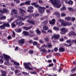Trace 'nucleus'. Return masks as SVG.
<instances>
[{
  "mask_svg": "<svg viewBox=\"0 0 76 76\" xmlns=\"http://www.w3.org/2000/svg\"><path fill=\"white\" fill-rule=\"evenodd\" d=\"M11 15L13 16L14 18H18V19L20 20H24L26 19H31V16H27L24 17V18H23L21 17L20 16H19L18 15V10L15 9H12L11 11ZM13 14L14 15H13Z\"/></svg>",
  "mask_w": 76,
  "mask_h": 76,
  "instance_id": "obj_1",
  "label": "nucleus"
},
{
  "mask_svg": "<svg viewBox=\"0 0 76 76\" xmlns=\"http://www.w3.org/2000/svg\"><path fill=\"white\" fill-rule=\"evenodd\" d=\"M50 3L54 5V7H56L57 8H60L61 6L59 0H50Z\"/></svg>",
  "mask_w": 76,
  "mask_h": 76,
  "instance_id": "obj_2",
  "label": "nucleus"
},
{
  "mask_svg": "<svg viewBox=\"0 0 76 76\" xmlns=\"http://www.w3.org/2000/svg\"><path fill=\"white\" fill-rule=\"evenodd\" d=\"M36 4V3H33L31 4L32 6H35V7L38 8L39 12L40 14H42L44 12V10L45 9V7H41L38 5Z\"/></svg>",
  "mask_w": 76,
  "mask_h": 76,
  "instance_id": "obj_3",
  "label": "nucleus"
},
{
  "mask_svg": "<svg viewBox=\"0 0 76 76\" xmlns=\"http://www.w3.org/2000/svg\"><path fill=\"white\" fill-rule=\"evenodd\" d=\"M23 64L25 69L26 70H33L34 68L32 67L31 68L28 66L29 65H31V63L29 62H28L27 63H24Z\"/></svg>",
  "mask_w": 76,
  "mask_h": 76,
  "instance_id": "obj_4",
  "label": "nucleus"
},
{
  "mask_svg": "<svg viewBox=\"0 0 76 76\" xmlns=\"http://www.w3.org/2000/svg\"><path fill=\"white\" fill-rule=\"evenodd\" d=\"M47 22L46 21L41 22V25L43 26V29L45 31H47V30L48 29V28L46 26H47Z\"/></svg>",
  "mask_w": 76,
  "mask_h": 76,
  "instance_id": "obj_5",
  "label": "nucleus"
},
{
  "mask_svg": "<svg viewBox=\"0 0 76 76\" xmlns=\"http://www.w3.org/2000/svg\"><path fill=\"white\" fill-rule=\"evenodd\" d=\"M61 32L60 33L61 34H64L65 32H67L69 31L68 28H62L60 29Z\"/></svg>",
  "mask_w": 76,
  "mask_h": 76,
  "instance_id": "obj_6",
  "label": "nucleus"
},
{
  "mask_svg": "<svg viewBox=\"0 0 76 76\" xmlns=\"http://www.w3.org/2000/svg\"><path fill=\"white\" fill-rule=\"evenodd\" d=\"M18 9L19 11V14L20 16H23L24 15V14L23 13H25V11L22 10L21 8H19Z\"/></svg>",
  "mask_w": 76,
  "mask_h": 76,
  "instance_id": "obj_7",
  "label": "nucleus"
},
{
  "mask_svg": "<svg viewBox=\"0 0 76 76\" xmlns=\"http://www.w3.org/2000/svg\"><path fill=\"white\" fill-rule=\"evenodd\" d=\"M3 55L4 57V58L7 61V63L9 62V60L10 59V57L9 56L5 55L4 54H3Z\"/></svg>",
  "mask_w": 76,
  "mask_h": 76,
  "instance_id": "obj_8",
  "label": "nucleus"
},
{
  "mask_svg": "<svg viewBox=\"0 0 76 76\" xmlns=\"http://www.w3.org/2000/svg\"><path fill=\"white\" fill-rule=\"evenodd\" d=\"M9 24L8 23H4L3 25L0 26V28L1 29H4L5 27H9Z\"/></svg>",
  "mask_w": 76,
  "mask_h": 76,
  "instance_id": "obj_9",
  "label": "nucleus"
},
{
  "mask_svg": "<svg viewBox=\"0 0 76 76\" xmlns=\"http://www.w3.org/2000/svg\"><path fill=\"white\" fill-rule=\"evenodd\" d=\"M47 45H43L40 48V49H42V48H43L44 47H48V48L50 47H52V45H51V44L50 43H48L47 44Z\"/></svg>",
  "mask_w": 76,
  "mask_h": 76,
  "instance_id": "obj_10",
  "label": "nucleus"
},
{
  "mask_svg": "<svg viewBox=\"0 0 76 76\" xmlns=\"http://www.w3.org/2000/svg\"><path fill=\"white\" fill-rule=\"evenodd\" d=\"M16 24L18 25L19 26H20L22 25H24V23H22V22L20 21V20H16Z\"/></svg>",
  "mask_w": 76,
  "mask_h": 76,
  "instance_id": "obj_11",
  "label": "nucleus"
},
{
  "mask_svg": "<svg viewBox=\"0 0 76 76\" xmlns=\"http://www.w3.org/2000/svg\"><path fill=\"white\" fill-rule=\"evenodd\" d=\"M59 37L60 35L58 34H54L52 37V39H54L55 40L58 39L59 38Z\"/></svg>",
  "mask_w": 76,
  "mask_h": 76,
  "instance_id": "obj_12",
  "label": "nucleus"
},
{
  "mask_svg": "<svg viewBox=\"0 0 76 76\" xmlns=\"http://www.w3.org/2000/svg\"><path fill=\"white\" fill-rule=\"evenodd\" d=\"M18 42L20 44H24L25 43V39H21L18 41Z\"/></svg>",
  "mask_w": 76,
  "mask_h": 76,
  "instance_id": "obj_13",
  "label": "nucleus"
},
{
  "mask_svg": "<svg viewBox=\"0 0 76 76\" xmlns=\"http://www.w3.org/2000/svg\"><path fill=\"white\" fill-rule=\"evenodd\" d=\"M1 76H6V71H3L2 70H1Z\"/></svg>",
  "mask_w": 76,
  "mask_h": 76,
  "instance_id": "obj_14",
  "label": "nucleus"
},
{
  "mask_svg": "<svg viewBox=\"0 0 76 76\" xmlns=\"http://www.w3.org/2000/svg\"><path fill=\"white\" fill-rule=\"evenodd\" d=\"M72 24L71 23H68L65 22V24H63V25L64 26H66L68 25V26H70V25H72Z\"/></svg>",
  "mask_w": 76,
  "mask_h": 76,
  "instance_id": "obj_15",
  "label": "nucleus"
},
{
  "mask_svg": "<svg viewBox=\"0 0 76 76\" xmlns=\"http://www.w3.org/2000/svg\"><path fill=\"white\" fill-rule=\"evenodd\" d=\"M55 22H56V20L54 19H52L51 21H49L50 24H52V25H54Z\"/></svg>",
  "mask_w": 76,
  "mask_h": 76,
  "instance_id": "obj_16",
  "label": "nucleus"
},
{
  "mask_svg": "<svg viewBox=\"0 0 76 76\" xmlns=\"http://www.w3.org/2000/svg\"><path fill=\"white\" fill-rule=\"evenodd\" d=\"M58 22H60V23H61V25L63 26V24H65V22L64 20L61 19H59L58 20Z\"/></svg>",
  "mask_w": 76,
  "mask_h": 76,
  "instance_id": "obj_17",
  "label": "nucleus"
},
{
  "mask_svg": "<svg viewBox=\"0 0 76 76\" xmlns=\"http://www.w3.org/2000/svg\"><path fill=\"white\" fill-rule=\"evenodd\" d=\"M32 27V26H30L28 27H23V29H25L26 31H27V30H29L30 29H31V28Z\"/></svg>",
  "mask_w": 76,
  "mask_h": 76,
  "instance_id": "obj_18",
  "label": "nucleus"
},
{
  "mask_svg": "<svg viewBox=\"0 0 76 76\" xmlns=\"http://www.w3.org/2000/svg\"><path fill=\"white\" fill-rule=\"evenodd\" d=\"M30 9H34V7L31 6L28 7V10H27V12H31V11L30 10Z\"/></svg>",
  "mask_w": 76,
  "mask_h": 76,
  "instance_id": "obj_19",
  "label": "nucleus"
},
{
  "mask_svg": "<svg viewBox=\"0 0 76 76\" xmlns=\"http://www.w3.org/2000/svg\"><path fill=\"white\" fill-rule=\"evenodd\" d=\"M27 22L28 23H31V24H32V25L35 24V22L34 20H31L29 21V20H27Z\"/></svg>",
  "mask_w": 76,
  "mask_h": 76,
  "instance_id": "obj_20",
  "label": "nucleus"
},
{
  "mask_svg": "<svg viewBox=\"0 0 76 76\" xmlns=\"http://www.w3.org/2000/svg\"><path fill=\"white\" fill-rule=\"evenodd\" d=\"M23 34L25 36H27V35H29V32L26 31H23Z\"/></svg>",
  "mask_w": 76,
  "mask_h": 76,
  "instance_id": "obj_21",
  "label": "nucleus"
},
{
  "mask_svg": "<svg viewBox=\"0 0 76 76\" xmlns=\"http://www.w3.org/2000/svg\"><path fill=\"white\" fill-rule=\"evenodd\" d=\"M31 1L29 0L27 1L24 3V4L25 5H30V2H31Z\"/></svg>",
  "mask_w": 76,
  "mask_h": 76,
  "instance_id": "obj_22",
  "label": "nucleus"
},
{
  "mask_svg": "<svg viewBox=\"0 0 76 76\" xmlns=\"http://www.w3.org/2000/svg\"><path fill=\"white\" fill-rule=\"evenodd\" d=\"M69 35H75V36H76V34H75V32L73 31H71L69 34Z\"/></svg>",
  "mask_w": 76,
  "mask_h": 76,
  "instance_id": "obj_23",
  "label": "nucleus"
},
{
  "mask_svg": "<svg viewBox=\"0 0 76 76\" xmlns=\"http://www.w3.org/2000/svg\"><path fill=\"white\" fill-rule=\"evenodd\" d=\"M50 36L48 35L47 37L45 38L44 40L46 41H48L50 40Z\"/></svg>",
  "mask_w": 76,
  "mask_h": 76,
  "instance_id": "obj_24",
  "label": "nucleus"
},
{
  "mask_svg": "<svg viewBox=\"0 0 76 76\" xmlns=\"http://www.w3.org/2000/svg\"><path fill=\"white\" fill-rule=\"evenodd\" d=\"M54 15H56L57 18H59L60 17V14L57 12H56L54 13Z\"/></svg>",
  "mask_w": 76,
  "mask_h": 76,
  "instance_id": "obj_25",
  "label": "nucleus"
},
{
  "mask_svg": "<svg viewBox=\"0 0 76 76\" xmlns=\"http://www.w3.org/2000/svg\"><path fill=\"white\" fill-rule=\"evenodd\" d=\"M64 51V49L63 48H60L59 50V52L61 53V52H63Z\"/></svg>",
  "mask_w": 76,
  "mask_h": 76,
  "instance_id": "obj_26",
  "label": "nucleus"
},
{
  "mask_svg": "<svg viewBox=\"0 0 76 76\" xmlns=\"http://www.w3.org/2000/svg\"><path fill=\"white\" fill-rule=\"evenodd\" d=\"M7 12V10L6 9H4L2 11L1 10V13L3 14L5 13H6V12Z\"/></svg>",
  "mask_w": 76,
  "mask_h": 76,
  "instance_id": "obj_27",
  "label": "nucleus"
},
{
  "mask_svg": "<svg viewBox=\"0 0 76 76\" xmlns=\"http://www.w3.org/2000/svg\"><path fill=\"white\" fill-rule=\"evenodd\" d=\"M36 31L37 34H38V35H40V34H41V31L39 30L38 28H37Z\"/></svg>",
  "mask_w": 76,
  "mask_h": 76,
  "instance_id": "obj_28",
  "label": "nucleus"
},
{
  "mask_svg": "<svg viewBox=\"0 0 76 76\" xmlns=\"http://www.w3.org/2000/svg\"><path fill=\"white\" fill-rule=\"evenodd\" d=\"M6 19V17L4 16L0 17L1 20H5Z\"/></svg>",
  "mask_w": 76,
  "mask_h": 76,
  "instance_id": "obj_29",
  "label": "nucleus"
},
{
  "mask_svg": "<svg viewBox=\"0 0 76 76\" xmlns=\"http://www.w3.org/2000/svg\"><path fill=\"white\" fill-rule=\"evenodd\" d=\"M31 15L32 16H33V17H34V18H36L37 16H39V14H32Z\"/></svg>",
  "mask_w": 76,
  "mask_h": 76,
  "instance_id": "obj_30",
  "label": "nucleus"
},
{
  "mask_svg": "<svg viewBox=\"0 0 76 76\" xmlns=\"http://www.w3.org/2000/svg\"><path fill=\"white\" fill-rule=\"evenodd\" d=\"M15 31L17 32H21V29H15Z\"/></svg>",
  "mask_w": 76,
  "mask_h": 76,
  "instance_id": "obj_31",
  "label": "nucleus"
},
{
  "mask_svg": "<svg viewBox=\"0 0 76 76\" xmlns=\"http://www.w3.org/2000/svg\"><path fill=\"white\" fill-rule=\"evenodd\" d=\"M66 10V8L65 7H63L62 8H61L60 9V10L61 11H62L63 10Z\"/></svg>",
  "mask_w": 76,
  "mask_h": 76,
  "instance_id": "obj_32",
  "label": "nucleus"
},
{
  "mask_svg": "<svg viewBox=\"0 0 76 76\" xmlns=\"http://www.w3.org/2000/svg\"><path fill=\"white\" fill-rule=\"evenodd\" d=\"M14 3L17 4L19 3H20V1L19 0H14Z\"/></svg>",
  "mask_w": 76,
  "mask_h": 76,
  "instance_id": "obj_33",
  "label": "nucleus"
},
{
  "mask_svg": "<svg viewBox=\"0 0 76 76\" xmlns=\"http://www.w3.org/2000/svg\"><path fill=\"white\" fill-rule=\"evenodd\" d=\"M68 4H71V5H72V4H73V1L69 0L68 1Z\"/></svg>",
  "mask_w": 76,
  "mask_h": 76,
  "instance_id": "obj_34",
  "label": "nucleus"
},
{
  "mask_svg": "<svg viewBox=\"0 0 76 76\" xmlns=\"http://www.w3.org/2000/svg\"><path fill=\"white\" fill-rule=\"evenodd\" d=\"M53 28V29H54V30H55V31H59V28L57 27H54Z\"/></svg>",
  "mask_w": 76,
  "mask_h": 76,
  "instance_id": "obj_35",
  "label": "nucleus"
},
{
  "mask_svg": "<svg viewBox=\"0 0 76 76\" xmlns=\"http://www.w3.org/2000/svg\"><path fill=\"white\" fill-rule=\"evenodd\" d=\"M41 51H42L43 53H46L47 50L45 49H43L41 50Z\"/></svg>",
  "mask_w": 76,
  "mask_h": 76,
  "instance_id": "obj_36",
  "label": "nucleus"
},
{
  "mask_svg": "<svg viewBox=\"0 0 76 76\" xmlns=\"http://www.w3.org/2000/svg\"><path fill=\"white\" fill-rule=\"evenodd\" d=\"M14 64L15 65H17V66H20V64L19 63H18L15 61L14 62Z\"/></svg>",
  "mask_w": 76,
  "mask_h": 76,
  "instance_id": "obj_37",
  "label": "nucleus"
},
{
  "mask_svg": "<svg viewBox=\"0 0 76 76\" xmlns=\"http://www.w3.org/2000/svg\"><path fill=\"white\" fill-rule=\"evenodd\" d=\"M65 20H70V17H66L65 18Z\"/></svg>",
  "mask_w": 76,
  "mask_h": 76,
  "instance_id": "obj_38",
  "label": "nucleus"
},
{
  "mask_svg": "<svg viewBox=\"0 0 76 76\" xmlns=\"http://www.w3.org/2000/svg\"><path fill=\"white\" fill-rule=\"evenodd\" d=\"M66 42L67 43H70V44L72 43V42H71V40H68L66 41Z\"/></svg>",
  "mask_w": 76,
  "mask_h": 76,
  "instance_id": "obj_39",
  "label": "nucleus"
},
{
  "mask_svg": "<svg viewBox=\"0 0 76 76\" xmlns=\"http://www.w3.org/2000/svg\"><path fill=\"white\" fill-rule=\"evenodd\" d=\"M13 32V34H12V37L13 38H14V37H15V32L14 31H12Z\"/></svg>",
  "mask_w": 76,
  "mask_h": 76,
  "instance_id": "obj_40",
  "label": "nucleus"
},
{
  "mask_svg": "<svg viewBox=\"0 0 76 76\" xmlns=\"http://www.w3.org/2000/svg\"><path fill=\"white\" fill-rule=\"evenodd\" d=\"M37 43L36 42H34L33 43L34 45H36L37 44Z\"/></svg>",
  "mask_w": 76,
  "mask_h": 76,
  "instance_id": "obj_41",
  "label": "nucleus"
},
{
  "mask_svg": "<svg viewBox=\"0 0 76 76\" xmlns=\"http://www.w3.org/2000/svg\"><path fill=\"white\" fill-rule=\"evenodd\" d=\"M72 45L70 44L69 45H68L66 44H64V45L65 46H66V47H69V46H71V45Z\"/></svg>",
  "mask_w": 76,
  "mask_h": 76,
  "instance_id": "obj_42",
  "label": "nucleus"
},
{
  "mask_svg": "<svg viewBox=\"0 0 76 76\" xmlns=\"http://www.w3.org/2000/svg\"><path fill=\"white\" fill-rule=\"evenodd\" d=\"M59 41L61 42H63L64 41V39L63 38H60L59 39Z\"/></svg>",
  "mask_w": 76,
  "mask_h": 76,
  "instance_id": "obj_43",
  "label": "nucleus"
},
{
  "mask_svg": "<svg viewBox=\"0 0 76 76\" xmlns=\"http://www.w3.org/2000/svg\"><path fill=\"white\" fill-rule=\"evenodd\" d=\"M61 16H66V14L64 13H62L61 14Z\"/></svg>",
  "mask_w": 76,
  "mask_h": 76,
  "instance_id": "obj_44",
  "label": "nucleus"
},
{
  "mask_svg": "<svg viewBox=\"0 0 76 76\" xmlns=\"http://www.w3.org/2000/svg\"><path fill=\"white\" fill-rule=\"evenodd\" d=\"M53 66V64H49L48 65V67H51Z\"/></svg>",
  "mask_w": 76,
  "mask_h": 76,
  "instance_id": "obj_45",
  "label": "nucleus"
},
{
  "mask_svg": "<svg viewBox=\"0 0 76 76\" xmlns=\"http://www.w3.org/2000/svg\"><path fill=\"white\" fill-rule=\"evenodd\" d=\"M22 73L23 75H28V74L26 72H22Z\"/></svg>",
  "mask_w": 76,
  "mask_h": 76,
  "instance_id": "obj_46",
  "label": "nucleus"
},
{
  "mask_svg": "<svg viewBox=\"0 0 76 76\" xmlns=\"http://www.w3.org/2000/svg\"><path fill=\"white\" fill-rule=\"evenodd\" d=\"M2 41H3V42L5 44H6V43H7V41L5 39L2 40Z\"/></svg>",
  "mask_w": 76,
  "mask_h": 76,
  "instance_id": "obj_47",
  "label": "nucleus"
},
{
  "mask_svg": "<svg viewBox=\"0 0 76 76\" xmlns=\"http://www.w3.org/2000/svg\"><path fill=\"white\" fill-rule=\"evenodd\" d=\"M29 53L30 54H33V51L32 50H30Z\"/></svg>",
  "mask_w": 76,
  "mask_h": 76,
  "instance_id": "obj_48",
  "label": "nucleus"
},
{
  "mask_svg": "<svg viewBox=\"0 0 76 76\" xmlns=\"http://www.w3.org/2000/svg\"><path fill=\"white\" fill-rule=\"evenodd\" d=\"M71 20L72 21H75V18L74 17H72L71 18Z\"/></svg>",
  "mask_w": 76,
  "mask_h": 76,
  "instance_id": "obj_49",
  "label": "nucleus"
},
{
  "mask_svg": "<svg viewBox=\"0 0 76 76\" xmlns=\"http://www.w3.org/2000/svg\"><path fill=\"white\" fill-rule=\"evenodd\" d=\"M23 5H25V3H22L20 4V6Z\"/></svg>",
  "mask_w": 76,
  "mask_h": 76,
  "instance_id": "obj_50",
  "label": "nucleus"
},
{
  "mask_svg": "<svg viewBox=\"0 0 76 76\" xmlns=\"http://www.w3.org/2000/svg\"><path fill=\"white\" fill-rule=\"evenodd\" d=\"M11 25L13 27H15L16 26V25L13 23H12Z\"/></svg>",
  "mask_w": 76,
  "mask_h": 76,
  "instance_id": "obj_51",
  "label": "nucleus"
},
{
  "mask_svg": "<svg viewBox=\"0 0 76 76\" xmlns=\"http://www.w3.org/2000/svg\"><path fill=\"white\" fill-rule=\"evenodd\" d=\"M3 63V61L1 59H0V64H2Z\"/></svg>",
  "mask_w": 76,
  "mask_h": 76,
  "instance_id": "obj_52",
  "label": "nucleus"
},
{
  "mask_svg": "<svg viewBox=\"0 0 76 76\" xmlns=\"http://www.w3.org/2000/svg\"><path fill=\"white\" fill-rule=\"evenodd\" d=\"M71 71H72V73H73V72H75V68H74L72 69Z\"/></svg>",
  "mask_w": 76,
  "mask_h": 76,
  "instance_id": "obj_53",
  "label": "nucleus"
},
{
  "mask_svg": "<svg viewBox=\"0 0 76 76\" xmlns=\"http://www.w3.org/2000/svg\"><path fill=\"white\" fill-rule=\"evenodd\" d=\"M0 58H1L2 59H3V56H2V55H1V54H0Z\"/></svg>",
  "mask_w": 76,
  "mask_h": 76,
  "instance_id": "obj_54",
  "label": "nucleus"
},
{
  "mask_svg": "<svg viewBox=\"0 0 76 76\" xmlns=\"http://www.w3.org/2000/svg\"><path fill=\"white\" fill-rule=\"evenodd\" d=\"M39 42L40 43H41V44H42V43L44 42V41L42 40H39Z\"/></svg>",
  "mask_w": 76,
  "mask_h": 76,
  "instance_id": "obj_55",
  "label": "nucleus"
},
{
  "mask_svg": "<svg viewBox=\"0 0 76 76\" xmlns=\"http://www.w3.org/2000/svg\"><path fill=\"white\" fill-rule=\"evenodd\" d=\"M72 42L76 44V40H73L72 41Z\"/></svg>",
  "mask_w": 76,
  "mask_h": 76,
  "instance_id": "obj_56",
  "label": "nucleus"
},
{
  "mask_svg": "<svg viewBox=\"0 0 76 76\" xmlns=\"http://www.w3.org/2000/svg\"><path fill=\"white\" fill-rule=\"evenodd\" d=\"M54 50L55 51H57L58 50V49L57 48H54Z\"/></svg>",
  "mask_w": 76,
  "mask_h": 76,
  "instance_id": "obj_57",
  "label": "nucleus"
},
{
  "mask_svg": "<svg viewBox=\"0 0 76 76\" xmlns=\"http://www.w3.org/2000/svg\"><path fill=\"white\" fill-rule=\"evenodd\" d=\"M13 19V18H10V20L9 21V22H11Z\"/></svg>",
  "mask_w": 76,
  "mask_h": 76,
  "instance_id": "obj_58",
  "label": "nucleus"
},
{
  "mask_svg": "<svg viewBox=\"0 0 76 76\" xmlns=\"http://www.w3.org/2000/svg\"><path fill=\"white\" fill-rule=\"evenodd\" d=\"M8 39H11V36H9L7 37Z\"/></svg>",
  "mask_w": 76,
  "mask_h": 76,
  "instance_id": "obj_59",
  "label": "nucleus"
},
{
  "mask_svg": "<svg viewBox=\"0 0 76 76\" xmlns=\"http://www.w3.org/2000/svg\"><path fill=\"white\" fill-rule=\"evenodd\" d=\"M30 73L31 74H35V73H36V72H31Z\"/></svg>",
  "mask_w": 76,
  "mask_h": 76,
  "instance_id": "obj_60",
  "label": "nucleus"
},
{
  "mask_svg": "<svg viewBox=\"0 0 76 76\" xmlns=\"http://www.w3.org/2000/svg\"><path fill=\"white\" fill-rule=\"evenodd\" d=\"M48 32L51 33V32H52V31H51V30H49L48 31Z\"/></svg>",
  "mask_w": 76,
  "mask_h": 76,
  "instance_id": "obj_61",
  "label": "nucleus"
},
{
  "mask_svg": "<svg viewBox=\"0 0 76 76\" xmlns=\"http://www.w3.org/2000/svg\"><path fill=\"white\" fill-rule=\"evenodd\" d=\"M52 62V61H51V60H48V63H51V62Z\"/></svg>",
  "mask_w": 76,
  "mask_h": 76,
  "instance_id": "obj_62",
  "label": "nucleus"
},
{
  "mask_svg": "<svg viewBox=\"0 0 76 76\" xmlns=\"http://www.w3.org/2000/svg\"><path fill=\"white\" fill-rule=\"evenodd\" d=\"M41 0H39V3H42V1Z\"/></svg>",
  "mask_w": 76,
  "mask_h": 76,
  "instance_id": "obj_63",
  "label": "nucleus"
},
{
  "mask_svg": "<svg viewBox=\"0 0 76 76\" xmlns=\"http://www.w3.org/2000/svg\"><path fill=\"white\" fill-rule=\"evenodd\" d=\"M34 40H38V38L36 37L35 38H34Z\"/></svg>",
  "mask_w": 76,
  "mask_h": 76,
  "instance_id": "obj_64",
  "label": "nucleus"
}]
</instances>
